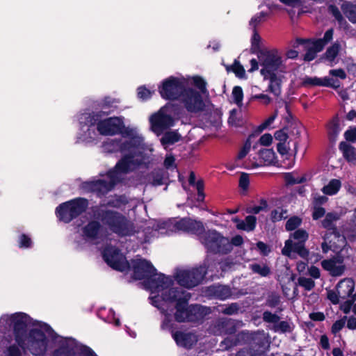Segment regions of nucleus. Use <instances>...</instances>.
<instances>
[{"mask_svg":"<svg viewBox=\"0 0 356 356\" xmlns=\"http://www.w3.org/2000/svg\"><path fill=\"white\" fill-rule=\"evenodd\" d=\"M109 111H91L82 114L80 122L92 127L96 126L97 131L102 136H115L122 126V117H109Z\"/></svg>","mask_w":356,"mask_h":356,"instance_id":"f257e3e1","label":"nucleus"},{"mask_svg":"<svg viewBox=\"0 0 356 356\" xmlns=\"http://www.w3.org/2000/svg\"><path fill=\"white\" fill-rule=\"evenodd\" d=\"M97 217L110 231L119 236H130L132 225L122 213L111 209H100Z\"/></svg>","mask_w":356,"mask_h":356,"instance_id":"f03ea898","label":"nucleus"},{"mask_svg":"<svg viewBox=\"0 0 356 356\" xmlns=\"http://www.w3.org/2000/svg\"><path fill=\"white\" fill-rule=\"evenodd\" d=\"M88 200L85 197H76L60 204L56 208V215L60 221L70 223L82 213L88 207Z\"/></svg>","mask_w":356,"mask_h":356,"instance_id":"7ed1b4c3","label":"nucleus"},{"mask_svg":"<svg viewBox=\"0 0 356 356\" xmlns=\"http://www.w3.org/2000/svg\"><path fill=\"white\" fill-rule=\"evenodd\" d=\"M257 57L262 67L260 74L263 77H266V75L285 72L282 58L277 49L260 51Z\"/></svg>","mask_w":356,"mask_h":356,"instance_id":"20e7f679","label":"nucleus"},{"mask_svg":"<svg viewBox=\"0 0 356 356\" xmlns=\"http://www.w3.org/2000/svg\"><path fill=\"white\" fill-rule=\"evenodd\" d=\"M202 239V243L209 252L215 254H227L232 250L229 238L215 229L204 232Z\"/></svg>","mask_w":356,"mask_h":356,"instance_id":"39448f33","label":"nucleus"},{"mask_svg":"<svg viewBox=\"0 0 356 356\" xmlns=\"http://www.w3.org/2000/svg\"><path fill=\"white\" fill-rule=\"evenodd\" d=\"M188 301L185 300L178 304L177 311L174 314L175 320L177 322L196 323L202 320L207 315V307L198 304L188 305Z\"/></svg>","mask_w":356,"mask_h":356,"instance_id":"423d86ee","label":"nucleus"},{"mask_svg":"<svg viewBox=\"0 0 356 356\" xmlns=\"http://www.w3.org/2000/svg\"><path fill=\"white\" fill-rule=\"evenodd\" d=\"M309 238L308 232L303 229H298L290 234L289 239L285 241L282 254L289 256L291 252L297 253L300 257L306 259L309 257V250L305 247V243Z\"/></svg>","mask_w":356,"mask_h":356,"instance_id":"0eeeda50","label":"nucleus"},{"mask_svg":"<svg viewBox=\"0 0 356 356\" xmlns=\"http://www.w3.org/2000/svg\"><path fill=\"white\" fill-rule=\"evenodd\" d=\"M10 321L13 325L15 342L19 347L24 349L27 338V327L31 323L32 318L25 313L17 312L10 316Z\"/></svg>","mask_w":356,"mask_h":356,"instance_id":"6e6552de","label":"nucleus"},{"mask_svg":"<svg viewBox=\"0 0 356 356\" xmlns=\"http://www.w3.org/2000/svg\"><path fill=\"white\" fill-rule=\"evenodd\" d=\"M186 88L184 81L177 77L170 76L164 79L159 86V92L164 99L177 100L181 99Z\"/></svg>","mask_w":356,"mask_h":356,"instance_id":"1a4fd4ad","label":"nucleus"},{"mask_svg":"<svg viewBox=\"0 0 356 356\" xmlns=\"http://www.w3.org/2000/svg\"><path fill=\"white\" fill-rule=\"evenodd\" d=\"M105 262L113 270L124 272L130 270L131 266L126 257L116 247L106 248L102 253Z\"/></svg>","mask_w":356,"mask_h":356,"instance_id":"9d476101","label":"nucleus"},{"mask_svg":"<svg viewBox=\"0 0 356 356\" xmlns=\"http://www.w3.org/2000/svg\"><path fill=\"white\" fill-rule=\"evenodd\" d=\"M204 270L195 267L189 270H181L177 273L175 280L177 283L186 289H193L204 280Z\"/></svg>","mask_w":356,"mask_h":356,"instance_id":"9b49d317","label":"nucleus"},{"mask_svg":"<svg viewBox=\"0 0 356 356\" xmlns=\"http://www.w3.org/2000/svg\"><path fill=\"white\" fill-rule=\"evenodd\" d=\"M180 100L189 113H197L202 112L205 108L201 94L193 88H186Z\"/></svg>","mask_w":356,"mask_h":356,"instance_id":"f8f14e48","label":"nucleus"},{"mask_svg":"<svg viewBox=\"0 0 356 356\" xmlns=\"http://www.w3.org/2000/svg\"><path fill=\"white\" fill-rule=\"evenodd\" d=\"M130 266L133 271V278L136 280H147L151 275H156V269L151 261L145 259H133Z\"/></svg>","mask_w":356,"mask_h":356,"instance_id":"ddd939ff","label":"nucleus"},{"mask_svg":"<svg viewBox=\"0 0 356 356\" xmlns=\"http://www.w3.org/2000/svg\"><path fill=\"white\" fill-rule=\"evenodd\" d=\"M27 339L33 355H38L45 352L47 339L42 330L38 328L31 329L27 333Z\"/></svg>","mask_w":356,"mask_h":356,"instance_id":"4468645a","label":"nucleus"},{"mask_svg":"<svg viewBox=\"0 0 356 356\" xmlns=\"http://www.w3.org/2000/svg\"><path fill=\"white\" fill-rule=\"evenodd\" d=\"M219 326L225 330L226 334L230 335L222 341V344L225 345V348L230 349L241 344L242 341L244 339L245 334L241 332L237 334L232 335L236 331L233 322L231 321H222L220 323Z\"/></svg>","mask_w":356,"mask_h":356,"instance_id":"2eb2a0df","label":"nucleus"},{"mask_svg":"<svg viewBox=\"0 0 356 356\" xmlns=\"http://www.w3.org/2000/svg\"><path fill=\"white\" fill-rule=\"evenodd\" d=\"M149 122L152 131L157 135L174 125L172 117L164 113L161 110L150 117Z\"/></svg>","mask_w":356,"mask_h":356,"instance_id":"dca6fc26","label":"nucleus"},{"mask_svg":"<svg viewBox=\"0 0 356 356\" xmlns=\"http://www.w3.org/2000/svg\"><path fill=\"white\" fill-rule=\"evenodd\" d=\"M144 284L152 292H159L172 285L173 280L170 277L156 273V275H151L147 280H144Z\"/></svg>","mask_w":356,"mask_h":356,"instance_id":"f3484780","label":"nucleus"},{"mask_svg":"<svg viewBox=\"0 0 356 356\" xmlns=\"http://www.w3.org/2000/svg\"><path fill=\"white\" fill-rule=\"evenodd\" d=\"M175 227L180 231L191 233L197 236L204 232V227L202 222L190 218H183L177 221Z\"/></svg>","mask_w":356,"mask_h":356,"instance_id":"a211bd4d","label":"nucleus"},{"mask_svg":"<svg viewBox=\"0 0 356 356\" xmlns=\"http://www.w3.org/2000/svg\"><path fill=\"white\" fill-rule=\"evenodd\" d=\"M262 319L265 323H273V330L275 332L286 333L292 332L290 323L286 321H280V317L276 313L273 314L270 311H265L262 314Z\"/></svg>","mask_w":356,"mask_h":356,"instance_id":"6ab92c4d","label":"nucleus"},{"mask_svg":"<svg viewBox=\"0 0 356 356\" xmlns=\"http://www.w3.org/2000/svg\"><path fill=\"white\" fill-rule=\"evenodd\" d=\"M143 160L136 158V153L130 152L124 154L116 163L115 168L120 172L127 174L141 165Z\"/></svg>","mask_w":356,"mask_h":356,"instance_id":"aec40b11","label":"nucleus"},{"mask_svg":"<svg viewBox=\"0 0 356 356\" xmlns=\"http://www.w3.org/2000/svg\"><path fill=\"white\" fill-rule=\"evenodd\" d=\"M161 297L165 302H175L176 304L175 307L176 311H177L178 304L181 302H182V301L185 300H190L191 294L181 288L172 287L168 291L163 292Z\"/></svg>","mask_w":356,"mask_h":356,"instance_id":"412c9836","label":"nucleus"},{"mask_svg":"<svg viewBox=\"0 0 356 356\" xmlns=\"http://www.w3.org/2000/svg\"><path fill=\"white\" fill-rule=\"evenodd\" d=\"M172 336L177 345L186 349H191L197 341L195 334L182 331L172 332Z\"/></svg>","mask_w":356,"mask_h":356,"instance_id":"4be33fe9","label":"nucleus"},{"mask_svg":"<svg viewBox=\"0 0 356 356\" xmlns=\"http://www.w3.org/2000/svg\"><path fill=\"white\" fill-rule=\"evenodd\" d=\"M81 188L87 192L96 193L99 196L110 191L108 181L104 179L84 181L81 184Z\"/></svg>","mask_w":356,"mask_h":356,"instance_id":"5701e85b","label":"nucleus"},{"mask_svg":"<svg viewBox=\"0 0 356 356\" xmlns=\"http://www.w3.org/2000/svg\"><path fill=\"white\" fill-rule=\"evenodd\" d=\"M281 74H271L266 75V77H263L264 80L269 81L266 91L272 93L276 97H280L282 93V79L284 76Z\"/></svg>","mask_w":356,"mask_h":356,"instance_id":"b1692460","label":"nucleus"},{"mask_svg":"<svg viewBox=\"0 0 356 356\" xmlns=\"http://www.w3.org/2000/svg\"><path fill=\"white\" fill-rule=\"evenodd\" d=\"M332 79L327 76H325L322 79L318 78L317 76L311 77L306 76L305 78L302 79V81L301 82V86L305 88L310 86H324L330 87L332 88H338L339 85H334L333 83H332Z\"/></svg>","mask_w":356,"mask_h":356,"instance_id":"393cba45","label":"nucleus"},{"mask_svg":"<svg viewBox=\"0 0 356 356\" xmlns=\"http://www.w3.org/2000/svg\"><path fill=\"white\" fill-rule=\"evenodd\" d=\"M336 290L342 299L352 298L354 295L355 281L352 278H345L338 282Z\"/></svg>","mask_w":356,"mask_h":356,"instance_id":"a878e982","label":"nucleus"},{"mask_svg":"<svg viewBox=\"0 0 356 356\" xmlns=\"http://www.w3.org/2000/svg\"><path fill=\"white\" fill-rule=\"evenodd\" d=\"M108 145L113 147L108 149L111 152L120 151V152H129V153L132 152V150L137 147L136 142L131 138L125 141H122L121 139L112 140Z\"/></svg>","mask_w":356,"mask_h":356,"instance_id":"bb28decb","label":"nucleus"},{"mask_svg":"<svg viewBox=\"0 0 356 356\" xmlns=\"http://www.w3.org/2000/svg\"><path fill=\"white\" fill-rule=\"evenodd\" d=\"M102 229L101 223L97 220L89 221L83 228V236L89 240H96L99 238V234Z\"/></svg>","mask_w":356,"mask_h":356,"instance_id":"cd10ccee","label":"nucleus"},{"mask_svg":"<svg viewBox=\"0 0 356 356\" xmlns=\"http://www.w3.org/2000/svg\"><path fill=\"white\" fill-rule=\"evenodd\" d=\"M208 294L216 299L225 300L232 296V291L229 286L225 285H212L208 287Z\"/></svg>","mask_w":356,"mask_h":356,"instance_id":"c85d7f7f","label":"nucleus"},{"mask_svg":"<svg viewBox=\"0 0 356 356\" xmlns=\"http://www.w3.org/2000/svg\"><path fill=\"white\" fill-rule=\"evenodd\" d=\"M219 265H220V259L214 256H207L204 259L202 264L200 265L198 267L201 268V270H204V278L207 274L208 271L211 273H218L219 272Z\"/></svg>","mask_w":356,"mask_h":356,"instance_id":"c756f323","label":"nucleus"},{"mask_svg":"<svg viewBox=\"0 0 356 356\" xmlns=\"http://www.w3.org/2000/svg\"><path fill=\"white\" fill-rule=\"evenodd\" d=\"M149 179L154 186L168 184V173L163 168H155L150 172Z\"/></svg>","mask_w":356,"mask_h":356,"instance_id":"7c9ffc66","label":"nucleus"},{"mask_svg":"<svg viewBox=\"0 0 356 356\" xmlns=\"http://www.w3.org/2000/svg\"><path fill=\"white\" fill-rule=\"evenodd\" d=\"M117 102H118L115 99L109 96L104 97L102 99L94 103V111H109V114H111L114 111L113 108V104Z\"/></svg>","mask_w":356,"mask_h":356,"instance_id":"2f4dec72","label":"nucleus"},{"mask_svg":"<svg viewBox=\"0 0 356 356\" xmlns=\"http://www.w3.org/2000/svg\"><path fill=\"white\" fill-rule=\"evenodd\" d=\"M321 266L324 270L329 271L332 276H341L345 270L344 265H336L332 259L323 260Z\"/></svg>","mask_w":356,"mask_h":356,"instance_id":"473e14b6","label":"nucleus"},{"mask_svg":"<svg viewBox=\"0 0 356 356\" xmlns=\"http://www.w3.org/2000/svg\"><path fill=\"white\" fill-rule=\"evenodd\" d=\"M340 131V120L337 115L332 118L327 127V134L330 141L332 143L336 142Z\"/></svg>","mask_w":356,"mask_h":356,"instance_id":"72a5a7b5","label":"nucleus"},{"mask_svg":"<svg viewBox=\"0 0 356 356\" xmlns=\"http://www.w3.org/2000/svg\"><path fill=\"white\" fill-rule=\"evenodd\" d=\"M281 305V296L277 292H271L270 293L264 302V306L270 307L271 309L276 308L275 313L280 314L283 311V308L282 307H279Z\"/></svg>","mask_w":356,"mask_h":356,"instance_id":"f704fd0d","label":"nucleus"},{"mask_svg":"<svg viewBox=\"0 0 356 356\" xmlns=\"http://www.w3.org/2000/svg\"><path fill=\"white\" fill-rule=\"evenodd\" d=\"M339 149L348 162H355L356 161V149L346 141H341L339 145Z\"/></svg>","mask_w":356,"mask_h":356,"instance_id":"c9c22d12","label":"nucleus"},{"mask_svg":"<svg viewBox=\"0 0 356 356\" xmlns=\"http://www.w3.org/2000/svg\"><path fill=\"white\" fill-rule=\"evenodd\" d=\"M264 334H254L251 337L250 346L256 352H264L268 346Z\"/></svg>","mask_w":356,"mask_h":356,"instance_id":"e433bc0d","label":"nucleus"},{"mask_svg":"<svg viewBox=\"0 0 356 356\" xmlns=\"http://www.w3.org/2000/svg\"><path fill=\"white\" fill-rule=\"evenodd\" d=\"M224 65L227 72H233L238 79H247L245 68L237 59H235L232 65Z\"/></svg>","mask_w":356,"mask_h":356,"instance_id":"4c0bfd02","label":"nucleus"},{"mask_svg":"<svg viewBox=\"0 0 356 356\" xmlns=\"http://www.w3.org/2000/svg\"><path fill=\"white\" fill-rule=\"evenodd\" d=\"M259 158L264 161V163L266 165H275L277 162L275 152L273 149H261L259 151Z\"/></svg>","mask_w":356,"mask_h":356,"instance_id":"58836bf2","label":"nucleus"},{"mask_svg":"<svg viewBox=\"0 0 356 356\" xmlns=\"http://www.w3.org/2000/svg\"><path fill=\"white\" fill-rule=\"evenodd\" d=\"M341 182L339 179H332L329 183L321 189L322 192L327 195H334L340 190Z\"/></svg>","mask_w":356,"mask_h":356,"instance_id":"ea45409f","label":"nucleus"},{"mask_svg":"<svg viewBox=\"0 0 356 356\" xmlns=\"http://www.w3.org/2000/svg\"><path fill=\"white\" fill-rule=\"evenodd\" d=\"M250 268L254 273H257L261 277H267L271 273L270 267L266 264L261 265L254 263L250 265Z\"/></svg>","mask_w":356,"mask_h":356,"instance_id":"a19ab883","label":"nucleus"},{"mask_svg":"<svg viewBox=\"0 0 356 356\" xmlns=\"http://www.w3.org/2000/svg\"><path fill=\"white\" fill-rule=\"evenodd\" d=\"M74 348L75 346L63 343L54 351L53 356H72L74 354Z\"/></svg>","mask_w":356,"mask_h":356,"instance_id":"79ce46f5","label":"nucleus"},{"mask_svg":"<svg viewBox=\"0 0 356 356\" xmlns=\"http://www.w3.org/2000/svg\"><path fill=\"white\" fill-rule=\"evenodd\" d=\"M120 170H117L115 168V166L113 169H111L108 171L107 172V177L109 179V181H108V188L110 191L118 183L121 181V179L119 176Z\"/></svg>","mask_w":356,"mask_h":356,"instance_id":"37998d69","label":"nucleus"},{"mask_svg":"<svg viewBox=\"0 0 356 356\" xmlns=\"http://www.w3.org/2000/svg\"><path fill=\"white\" fill-rule=\"evenodd\" d=\"M128 204V200L124 195H117L114 199L109 200L106 205L109 207L120 209L122 206Z\"/></svg>","mask_w":356,"mask_h":356,"instance_id":"c03bdc74","label":"nucleus"},{"mask_svg":"<svg viewBox=\"0 0 356 356\" xmlns=\"http://www.w3.org/2000/svg\"><path fill=\"white\" fill-rule=\"evenodd\" d=\"M181 136L175 131L167 132L162 137L161 142L163 145H172L179 140Z\"/></svg>","mask_w":356,"mask_h":356,"instance_id":"a18cd8bd","label":"nucleus"},{"mask_svg":"<svg viewBox=\"0 0 356 356\" xmlns=\"http://www.w3.org/2000/svg\"><path fill=\"white\" fill-rule=\"evenodd\" d=\"M340 50V44L338 42H334L332 45L329 47L325 53V57L329 61H333L338 56Z\"/></svg>","mask_w":356,"mask_h":356,"instance_id":"49530a36","label":"nucleus"},{"mask_svg":"<svg viewBox=\"0 0 356 356\" xmlns=\"http://www.w3.org/2000/svg\"><path fill=\"white\" fill-rule=\"evenodd\" d=\"M260 41H261V37L259 34L257 33L256 29L254 31V33L252 37L251 40V49L252 53L256 54L258 56V54L260 52V51H266L267 49H261L260 47Z\"/></svg>","mask_w":356,"mask_h":356,"instance_id":"de8ad7c7","label":"nucleus"},{"mask_svg":"<svg viewBox=\"0 0 356 356\" xmlns=\"http://www.w3.org/2000/svg\"><path fill=\"white\" fill-rule=\"evenodd\" d=\"M337 219L338 217L337 214L331 212L327 213L325 218L322 221V226L327 229H335V226L333 222Z\"/></svg>","mask_w":356,"mask_h":356,"instance_id":"09e8293b","label":"nucleus"},{"mask_svg":"<svg viewBox=\"0 0 356 356\" xmlns=\"http://www.w3.org/2000/svg\"><path fill=\"white\" fill-rule=\"evenodd\" d=\"M232 97L234 103L241 107L243 104V92L241 86H234L232 89Z\"/></svg>","mask_w":356,"mask_h":356,"instance_id":"8fccbe9b","label":"nucleus"},{"mask_svg":"<svg viewBox=\"0 0 356 356\" xmlns=\"http://www.w3.org/2000/svg\"><path fill=\"white\" fill-rule=\"evenodd\" d=\"M302 219L298 216H292L286 221L285 229L286 231H293L298 229L297 228L301 225Z\"/></svg>","mask_w":356,"mask_h":356,"instance_id":"3c124183","label":"nucleus"},{"mask_svg":"<svg viewBox=\"0 0 356 356\" xmlns=\"http://www.w3.org/2000/svg\"><path fill=\"white\" fill-rule=\"evenodd\" d=\"M122 126L120 127L118 134L124 138H130L134 139V131L129 127H126L124 122V118H122L120 122Z\"/></svg>","mask_w":356,"mask_h":356,"instance_id":"603ef678","label":"nucleus"},{"mask_svg":"<svg viewBox=\"0 0 356 356\" xmlns=\"http://www.w3.org/2000/svg\"><path fill=\"white\" fill-rule=\"evenodd\" d=\"M298 284L303 287L306 291H311L315 286V282L312 278H307L305 277H300L298 279Z\"/></svg>","mask_w":356,"mask_h":356,"instance_id":"864d4df0","label":"nucleus"},{"mask_svg":"<svg viewBox=\"0 0 356 356\" xmlns=\"http://www.w3.org/2000/svg\"><path fill=\"white\" fill-rule=\"evenodd\" d=\"M33 244L31 237L26 234H22L18 238V246L19 248H30Z\"/></svg>","mask_w":356,"mask_h":356,"instance_id":"5fc2aeb1","label":"nucleus"},{"mask_svg":"<svg viewBox=\"0 0 356 356\" xmlns=\"http://www.w3.org/2000/svg\"><path fill=\"white\" fill-rule=\"evenodd\" d=\"M286 212V210H284L282 208H279L277 209H273L270 212V220L273 222H276L282 220L284 217V214Z\"/></svg>","mask_w":356,"mask_h":356,"instance_id":"6e6d98bb","label":"nucleus"},{"mask_svg":"<svg viewBox=\"0 0 356 356\" xmlns=\"http://www.w3.org/2000/svg\"><path fill=\"white\" fill-rule=\"evenodd\" d=\"M193 83L194 86L197 87L202 94H206L207 92V82L201 76H195L193 78Z\"/></svg>","mask_w":356,"mask_h":356,"instance_id":"4d7b16f0","label":"nucleus"},{"mask_svg":"<svg viewBox=\"0 0 356 356\" xmlns=\"http://www.w3.org/2000/svg\"><path fill=\"white\" fill-rule=\"evenodd\" d=\"M152 92L145 86H140L137 89V96L142 100H147L152 97Z\"/></svg>","mask_w":356,"mask_h":356,"instance_id":"13d9d810","label":"nucleus"},{"mask_svg":"<svg viewBox=\"0 0 356 356\" xmlns=\"http://www.w3.org/2000/svg\"><path fill=\"white\" fill-rule=\"evenodd\" d=\"M347 317L344 316L342 318L336 321L332 325L331 332L333 334H337L345 326Z\"/></svg>","mask_w":356,"mask_h":356,"instance_id":"bf43d9fd","label":"nucleus"},{"mask_svg":"<svg viewBox=\"0 0 356 356\" xmlns=\"http://www.w3.org/2000/svg\"><path fill=\"white\" fill-rule=\"evenodd\" d=\"M244 221L247 228V232H252L254 230L257 225V218L254 216L249 215L246 216Z\"/></svg>","mask_w":356,"mask_h":356,"instance_id":"052dcab7","label":"nucleus"},{"mask_svg":"<svg viewBox=\"0 0 356 356\" xmlns=\"http://www.w3.org/2000/svg\"><path fill=\"white\" fill-rule=\"evenodd\" d=\"M344 138L346 141L350 143L356 142V127H349V128L344 133Z\"/></svg>","mask_w":356,"mask_h":356,"instance_id":"680f3d73","label":"nucleus"},{"mask_svg":"<svg viewBox=\"0 0 356 356\" xmlns=\"http://www.w3.org/2000/svg\"><path fill=\"white\" fill-rule=\"evenodd\" d=\"M256 246L262 256L266 257L271 252L270 247L263 241H258Z\"/></svg>","mask_w":356,"mask_h":356,"instance_id":"e2e57ef3","label":"nucleus"},{"mask_svg":"<svg viewBox=\"0 0 356 356\" xmlns=\"http://www.w3.org/2000/svg\"><path fill=\"white\" fill-rule=\"evenodd\" d=\"M250 184V179L248 173L242 172L239 178V187L247 191Z\"/></svg>","mask_w":356,"mask_h":356,"instance_id":"0e129e2a","label":"nucleus"},{"mask_svg":"<svg viewBox=\"0 0 356 356\" xmlns=\"http://www.w3.org/2000/svg\"><path fill=\"white\" fill-rule=\"evenodd\" d=\"M78 356H97V355L89 346L82 345L79 349Z\"/></svg>","mask_w":356,"mask_h":356,"instance_id":"69168bd1","label":"nucleus"},{"mask_svg":"<svg viewBox=\"0 0 356 356\" xmlns=\"http://www.w3.org/2000/svg\"><path fill=\"white\" fill-rule=\"evenodd\" d=\"M274 137L279 143H286L289 138L287 133L285 131V128L276 131Z\"/></svg>","mask_w":356,"mask_h":356,"instance_id":"338daca9","label":"nucleus"},{"mask_svg":"<svg viewBox=\"0 0 356 356\" xmlns=\"http://www.w3.org/2000/svg\"><path fill=\"white\" fill-rule=\"evenodd\" d=\"M18 345L13 344L8 347L6 356H22Z\"/></svg>","mask_w":356,"mask_h":356,"instance_id":"774afa93","label":"nucleus"}]
</instances>
